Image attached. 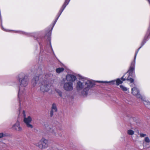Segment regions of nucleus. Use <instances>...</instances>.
Returning <instances> with one entry per match:
<instances>
[{
  "instance_id": "1",
  "label": "nucleus",
  "mask_w": 150,
  "mask_h": 150,
  "mask_svg": "<svg viewBox=\"0 0 150 150\" xmlns=\"http://www.w3.org/2000/svg\"><path fill=\"white\" fill-rule=\"evenodd\" d=\"M94 82L90 79L84 78L77 81L76 84V88L81 94L83 96H87L89 89L95 85Z\"/></svg>"
},
{
  "instance_id": "2",
  "label": "nucleus",
  "mask_w": 150,
  "mask_h": 150,
  "mask_svg": "<svg viewBox=\"0 0 150 150\" xmlns=\"http://www.w3.org/2000/svg\"><path fill=\"white\" fill-rule=\"evenodd\" d=\"M18 80L21 87H20L18 95V98L25 89L24 87L27 86L28 84L29 79L28 77L23 73H21L18 75Z\"/></svg>"
},
{
  "instance_id": "3",
  "label": "nucleus",
  "mask_w": 150,
  "mask_h": 150,
  "mask_svg": "<svg viewBox=\"0 0 150 150\" xmlns=\"http://www.w3.org/2000/svg\"><path fill=\"white\" fill-rule=\"evenodd\" d=\"M35 145L41 150L45 149L48 147V140L43 137L37 143L35 144Z\"/></svg>"
},
{
  "instance_id": "4",
  "label": "nucleus",
  "mask_w": 150,
  "mask_h": 150,
  "mask_svg": "<svg viewBox=\"0 0 150 150\" xmlns=\"http://www.w3.org/2000/svg\"><path fill=\"white\" fill-rule=\"evenodd\" d=\"M39 85L40 91L43 92H47L51 88V85L46 80L42 81Z\"/></svg>"
},
{
  "instance_id": "5",
  "label": "nucleus",
  "mask_w": 150,
  "mask_h": 150,
  "mask_svg": "<svg viewBox=\"0 0 150 150\" xmlns=\"http://www.w3.org/2000/svg\"><path fill=\"white\" fill-rule=\"evenodd\" d=\"M32 121V118L30 116H27L23 118V122L26 127L29 129H32L34 127L33 125L31 124Z\"/></svg>"
},
{
  "instance_id": "6",
  "label": "nucleus",
  "mask_w": 150,
  "mask_h": 150,
  "mask_svg": "<svg viewBox=\"0 0 150 150\" xmlns=\"http://www.w3.org/2000/svg\"><path fill=\"white\" fill-rule=\"evenodd\" d=\"M63 88L67 91H71L73 89V83L70 82L65 83L64 84Z\"/></svg>"
},
{
  "instance_id": "7",
  "label": "nucleus",
  "mask_w": 150,
  "mask_h": 150,
  "mask_svg": "<svg viewBox=\"0 0 150 150\" xmlns=\"http://www.w3.org/2000/svg\"><path fill=\"white\" fill-rule=\"evenodd\" d=\"M132 94L136 96L137 98L143 99V97L140 94L139 91L137 88L134 87L132 88Z\"/></svg>"
},
{
  "instance_id": "8",
  "label": "nucleus",
  "mask_w": 150,
  "mask_h": 150,
  "mask_svg": "<svg viewBox=\"0 0 150 150\" xmlns=\"http://www.w3.org/2000/svg\"><path fill=\"white\" fill-rule=\"evenodd\" d=\"M69 1H70V0H65V2L64 3V4L63 5L62 7L61 8L60 10L59 11V13L58 14V16L57 17V18L56 19L54 25L55 23H56L57 21V20L58 18H59V16L61 14V13H62L65 7H66V6H67V5L68 4V3Z\"/></svg>"
},
{
  "instance_id": "9",
  "label": "nucleus",
  "mask_w": 150,
  "mask_h": 150,
  "mask_svg": "<svg viewBox=\"0 0 150 150\" xmlns=\"http://www.w3.org/2000/svg\"><path fill=\"white\" fill-rule=\"evenodd\" d=\"M98 82L99 83L103 82L104 83H109L110 84L113 85L115 84V82L116 83V85L117 86L119 85L120 84H121L122 83V81L121 79H117L116 81L112 80L110 81H99Z\"/></svg>"
},
{
  "instance_id": "10",
  "label": "nucleus",
  "mask_w": 150,
  "mask_h": 150,
  "mask_svg": "<svg viewBox=\"0 0 150 150\" xmlns=\"http://www.w3.org/2000/svg\"><path fill=\"white\" fill-rule=\"evenodd\" d=\"M57 110L56 105L55 103H53L50 112V117H52L54 115V113L57 112Z\"/></svg>"
},
{
  "instance_id": "11",
  "label": "nucleus",
  "mask_w": 150,
  "mask_h": 150,
  "mask_svg": "<svg viewBox=\"0 0 150 150\" xmlns=\"http://www.w3.org/2000/svg\"><path fill=\"white\" fill-rule=\"evenodd\" d=\"M66 79L69 82H73L76 80V78L75 76L72 74H68L66 76Z\"/></svg>"
},
{
  "instance_id": "12",
  "label": "nucleus",
  "mask_w": 150,
  "mask_h": 150,
  "mask_svg": "<svg viewBox=\"0 0 150 150\" xmlns=\"http://www.w3.org/2000/svg\"><path fill=\"white\" fill-rule=\"evenodd\" d=\"M13 129L18 131H21L22 130V128L20 127V122L17 121L12 127Z\"/></svg>"
},
{
  "instance_id": "13",
  "label": "nucleus",
  "mask_w": 150,
  "mask_h": 150,
  "mask_svg": "<svg viewBox=\"0 0 150 150\" xmlns=\"http://www.w3.org/2000/svg\"><path fill=\"white\" fill-rule=\"evenodd\" d=\"M51 132L52 135L56 137H61L62 134L61 133H59L57 131H56L54 129H52L51 130Z\"/></svg>"
},
{
  "instance_id": "14",
  "label": "nucleus",
  "mask_w": 150,
  "mask_h": 150,
  "mask_svg": "<svg viewBox=\"0 0 150 150\" xmlns=\"http://www.w3.org/2000/svg\"><path fill=\"white\" fill-rule=\"evenodd\" d=\"M120 88L123 91L125 92L126 93H129V88H127L125 86L123 85H121L120 86Z\"/></svg>"
},
{
  "instance_id": "15",
  "label": "nucleus",
  "mask_w": 150,
  "mask_h": 150,
  "mask_svg": "<svg viewBox=\"0 0 150 150\" xmlns=\"http://www.w3.org/2000/svg\"><path fill=\"white\" fill-rule=\"evenodd\" d=\"M38 80L39 77L38 76H36L34 77V78L32 79V83L33 86H35L37 82L38 81Z\"/></svg>"
},
{
  "instance_id": "16",
  "label": "nucleus",
  "mask_w": 150,
  "mask_h": 150,
  "mask_svg": "<svg viewBox=\"0 0 150 150\" xmlns=\"http://www.w3.org/2000/svg\"><path fill=\"white\" fill-rule=\"evenodd\" d=\"M150 143V139L148 137H145L143 141V145L144 147V144L145 143L149 144Z\"/></svg>"
},
{
  "instance_id": "17",
  "label": "nucleus",
  "mask_w": 150,
  "mask_h": 150,
  "mask_svg": "<svg viewBox=\"0 0 150 150\" xmlns=\"http://www.w3.org/2000/svg\"><path fill=\"white\" fill-rule=\"evenodd\" d=\"M64 70V69L62 67L56 69V71L57 73H59L63 71Z\"/></svg>"
},
{
  "instance_id": "18",
  "label": "nucleus",
  "mask_w": 150,
  "mask_h": 150,
  "mask_svg": "<svg viewBox=\"0 0 150 150\" xmlns=\"http://www.w3.org/2000/svg\"><path fill=\"white\" fill-rule=\"evenodd\" d=\"M144 99V98L143 97V99L141 100L143 101L144 104L147 107V106L149 105V104H150V102L148 101L145 100Z\"/></svg>"
},
{
  "instance_id": "19",
  "label": "nucleus",
  "mask_w": 150,
  "mask_h": 150,
  "mask_svg": "<svg viewBox=\"0 0 150 150\" xmlns=\"http://www.w3.org/2000/svg\"><path fill=\"white\" fill-rule=\"evenodd\" d=\"M134 131L131 129H129L127 131V134L129 135H133L134 134Z\"/></svg>"
},
{
  "instance_id": "20",
  "label": "nucleus",
  "mask_w": 150,
  "mask_h": 150,
  "mask_svg": "<svg viewBox=\"0 0 150 150\" xmlns=\"http://www.w3.org/2000/svg\"><path fill=\"white\" fill-rule=\"evenodd\" d=\"M126 80L129 81L131 83H132L134 81V79H133L129 77L126 79Z\"/></svg>"
},
{
  "instance_id": "21",
  "label": "nucleus",
  "mask_w": 150,
  "mask_h": 150,
  "mask_svg": "<svg viewBox=\"0 0 150 150\" xmlns=\"http://www.w3.org/2000/svg\"><path fill=\"white\" fill-rule=\"evenodd\" d=\"M140 136L141 137H143L146 136V134H143V133H140L139 134Z\"/></svg>"
},
{
  "instance_id": "22",
  "label": "nucleus",
  "mask_w": 150,
  "mask_h": 150,
  "mask_svg": "<svg viewBox=\"0 0 150 150\" xmlns=\"http://www.w3.org/2000/svg\"><path fill=\"white\" fill-rule=\"evenodd\" d=\"M6 136V134L3 133H0V138L4 137Z\"/></svg>"
},
{
  "instance_id": "23",
  "label": "nucleus",
  "mask_w": 150,
  "mask_h": 150,
  "mask_svg": "<svg viewBox=\"0 0 150 150\" xmlns=\"http://www.w3.org/2000/svg\"><path fill=\"white\" fill-rule=\"evenodd\" d=\"M57 92L60 97L62 96V93L61 91H57Z\"/></svg>"
},
{
  "instance_id": "24",
  "label": "nucleus",
  "mask_w": 150,
  "mask_h": 150,
  "mask_svg": "<svg viewBox=\"0 0 150 150\" xmlns=\"http://www.w3.org/2000/svg\"><path fill=\"white\" fill-rule=\"evenodd\" d=\"M23 118H25V117H26V116L25 112L24 110H23Z\"/></svg>"
},
{
  "instance_id": "25",
  "label": "nucleus",
  "mask_w": 150,
  "mask_h": 150,
  "mask_svg": "<svg viewBox=\"0 0 150 150\" xmlns=\"http://www.w3.org/2000/svg\"><path fill=\"white\" fill-rule=\"evenodd\" d=\"M124 75L120 79L122 81V82L124 81H125V80H126V79L125 78H124Z\"/></svg>"
},
{
  "instance_id": "26",
  "label": "nucleus",
  "mask_w": 150,
  "mask_h": 150,
  "mask_svg": "<svg viewBox=\"0 0 150 150\" xmlns=\"http://www.w3.org/2000/svg\"><path fill=\"white\" fill-rule=\"evenodd\" d=\"M48 36H47V39H48V40H50V36L51 35V34L49 33H48Z\"/></svg>"
},
{
  "instance_id": "27",
  "label": "nucleus",
  "mask_w": 150,
  "mask_h": 150,
  "mask_svg": "<svg viewBox=\"0 0 150 150\" xmlns=\"http://www.w3.org/2000/svg\"><path fill=\"white\" fill-rule=\"evenodd\" d=\"M22 34H25V35H27L28 34L27 33H24V32H22Z\"/></svg>"
},
{
  "instance_id": "28",
  "label": "nucleus",
  "mask_w": 150,
  "mask_h": 150,
  "mask_svg": "<svg viewBox=\"0 0 150 150\" xmlns=\"http://www.w3.org/2000/svg\"><path fill=\"white\" fill-rule=\"evenodd\" d=\"M147 108L149 109H150V104L149 105L147 106Z\"/></svg>"
},
{
  "instance_id": "29",
  "label": "nucleus",
  "mask_w": 150,
  "mask_h": 150,
  "mask_svg": "<svg viewBox=\"0 0 150 150\" xmlns=\"http://www.w3.org/2000/svg\"><path fill=\"white\" fill-rule=\"evenodd\" d=\"M2 30H5V31H6V30L4 29L2 27Z\"/></svg>"
},
{
  "instance_id": "30",
  "label": "nucleus",
  "mask_w": 150,
  "mask_h": 150,
  "mask_svg": "<svg viewBox=\"0 0 150 150\" xmlns=\"http://www.w3.org/2000/svg\"><path fill=\"white\" fill-rule=\"evenodd\" d=\"M148 1H149V2L150 3V1L149 0H148Z\"/></svg>"
},
{
  "instance_id": "31",
  "label": "nucleus",
  "mask_w": 150,
  "mask_h": 150,
  "mask_svg": "<svg viewBox=\"0 0 150 150\" xmlns=\"http://www.w3.org/2000/svg\"><path fill=\"white\" fill-rule=\"evenodd\" d=\"M67 95V94H66V96H67V97L68 96Z\"/></svg>"
},
{
  "instance_id": "32",
  "label": "nucleus",
  "mask_w": 150,
  "mask_h": 150,
  "mask_svg": "<svg viewBox=\"0 0 150 150\" xmlns=\"http://www.w3.org/2000/svg\"><path fill=\"white\" fill-rule=\"evenodd\" d=\"M19 102L20 103V100H19Z\"/></svg>"
}]
</instances>
